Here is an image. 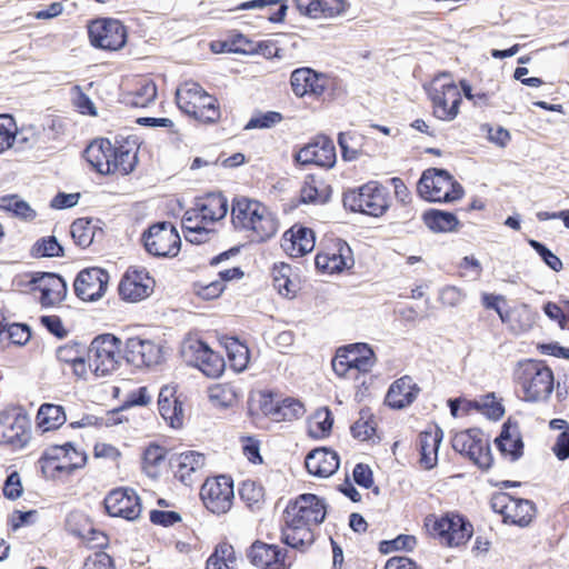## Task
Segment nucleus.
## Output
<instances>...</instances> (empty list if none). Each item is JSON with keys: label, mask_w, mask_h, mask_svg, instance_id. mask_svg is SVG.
Here are the masks:
<instances>
[{"label": "nucleus", "mask_w": 569, "mask_h": 569, "mask_svg": "<svg viewBox=\"0 0 569 569\" xmlns=\"http://www.w3.org/2000/svg\"><path fill=\"white\" fill-rule=\"evenodd\" d=\"M316 247V234L311 228L295 223L283 234L281 248L291 258H301Z\"/></svg>", "instance_id": "31"}, {"label": "nucleus", "mask_w": 569, "mask_h": 569, "mask_svg": "<svg viewBox=\"0 0 569 569\" xmlns=\"http://www.w3.org/2000/svg\"><path fill=\"white\" fill-rule=\"evenodd\" d=\"M0 209L11 212L14 217L28 222L37 218L36 210L17 194L0 197Z\"/></svg>", "instance_id": "50"}, {"label": "nucleus", "mask_w": 569, "mask_h": 569, "mask_svg": "<svg viewBox=\"0 0 569 569\" xmlns=\"http://www.w3.org/2000/svg\"><path fill=\"white\" fill-rule=\"evenodd\" d=\"M31 253L33 257L38 258H52V257H62L63 248L58 242L54 236H47L38 239L31 248Z\"/></svg>", "instance_id": "56"}, {"label": "nucleus", "mask_w": 569, "mask_h": 569, "mask_svg": "<svg viewBox=\"0 0 569 569\" xmlns=\"http://www.w3.org/2000/svg\"><path fill=\"white\" fill-rule=\"evenodd\" d=\"M305 465L310 475L328 478L338 470L340 460L336 451L317 448L307 455Z\"/></svg>", "instance_id": "33"}, {"label": "nucleus", "mask_w": 569, "mask_h": 569, "mask_svg": "<svg viewBox=\"0 0 569 569\" xmlns=\"http://www.w3.org/2000/svg\"><path fill=\"white\" fill-rule=\"evenodd\" d=\"M355 266L353 252L349 243L337 236H325L315 256L317 272L327 276L341 274Z\"/></svg>", "instance_id": "11"}, {"label": "nucleus", "mask_w": 569, "mask_h": 569, "mask_svg": "<svg viewBox=\"0 0 569 569\" xmlns=\"http://www.w3.org/2000/svg\"><path fill=\"white\" fill-rule=\"evenodd\" d=\"M154 286V279L144 268L129 267L119 281L118 293L123 301L139 302L151 296Z\"/></svg>", "instance_id": "23"}, {"label": "nucleus", "mask_w": 569, "mask_h": 569, "mask_svg": "<svg viewBox=\"0 0 569 569\" xmlns=\"http://www.w3.org/2000/svg\"><path fill=\"white\" fill-rule=\"evenodd\" d=\"M107 512L112 517H120L132 521L141 513L140 498L132 489L119 488L112 490L104 499Z\"/></svg>", "instance_id": "30"}, {"label": "nucleus", "mask_w": 569, "mask_h": 569, "mask_svg": "<svg viewBox=\"0 0 569 569\" xmlns=\"http://www.w3.org/2000/svg\"><path fill=\"white\" fill-rule=\"evenodd\" d=\"M417 192L428 202L450 203L463 198L465 188L446 169L428 168L417 183Z\"/></svg>", "instance_id": "10"}, {"label": "nucleus", "mask_w": 569, "mask_h": 569, "mask_svg": "<svg viewBox=\"0 0 569 569\" xmlns=\"http://www.w3.org/2000/svg\"><path fill=\"white\" fill-rule=\"evenodd\" d=\"M241 500L252 510L260 509L264 499L263 488L253 480H244L239 488Z\"/></svg>", "instance_id": "55"}, {"label": "nucleus", "mask_w": 569, "mask_h": 569, "mask_svg": "<svg viewBox=\"0 0 569 569\" xmlns=\"http://www.w3.org/2000/svg\"><path fill=\"white\" fill-rule=\"evenodd\" d=\"M87 456L70 442L48 448L39 460L42 473L47 478H61L71 475L86 465Z\"/></svg>", "instance_id": "15"}, {"label": "nucleus", "mask_w": 569, "mask_h": 569, "mask_svg": "<svg viewBox=\"0 0 569 569\" xmlns=\"http://www.w3.org/2000/svg\"><path fill=\"white\" fill-rule=\"evenodd\" d=\"M192 288L193 292L204 300L217 299L224 291L223 282L217 279L209 282L196 281Z\"/></svg>", "instance_id": "60"}, {"label": "nucleus", "mask_w": 569, "mask_h": 569, "mask_svg": "<svg viewBox=\"0 0 569 569\" xmlns=\"http://www.w3.org/2000/svg\"><path fill=\"white\" fill-rule=\"evenodd\" d=\"M300 16L312 20H331L345 16L350 10L348 0H293Z\"/></svg>", "instance_id": "29"}, {"label": "nucleus", "mask_w": 569, "mask_h": 569, "mask_svg": "<svg viewBox=\"0 0 569 569\" xmlns=\"http://www.w3.org/2000/svg\"><path fill=\"white\" fill-rule=\"evenodd\" d=\"M71 103L83 116L96 117L98 114L94 103L79 84L71 88Z\"/></svg>", "instance_id": "58"}, {"label": "nucleus", "mask_w": 569, "mask_h": 569, "mask_svg": "<svg viewBox=\"0 0 569 569\" xmlns=\"http://www.w3.org/2000/svg\"><path fill=\"white\" fill-rule=\"evenodd\" d=\"M460 86L466 99L469 100L475 108L486 110L500 107L499 92L501 91V86L498 81L492 82L491 87L488 89L476 90L466 80L460 81Z\"/></svg>", "instance_id": "37"}, {"label": "nucleus", "mask_w": 569, "mask_h": 569, "mask_svg": "<svg viewBox=\"0 0 569 569\" xmlns=\"http://www.w3.org/2000/svg\"><path fill=\"white\" fill-rule=\"evenodd\" d=\"M326 513L322 499L311 493L299 496L283 512L282 541L295 549L310 547L316 538L315 529L325 520Z\"/></svg>", "instance_id": "2"}, {"label": "nucleus", "mask_w": 569, "mask_h": 569, "mask_svg": "<svg viewBox=\"0 0 569 569\" xmlns=\"http://www.w3.org/2000/svg\"><path fill=\"white\" fill-rule=\"evenodd\" d=\"M333 418L327 407L317 409L308 420V433L315 439L329 436L332 429Z\"/></svg>", "instance_id": "48"}, {"label": "nucleus", "mask_w": 569, "mask_h": 569, "mask_svg": "<svg viewBox=\"0 0 569 569\" xmlns=\"http://www.w3.org/2000/svg\"><path fill=\"white\" fill-rule=\"evenodd\" d=\"M97 233L102 234L103 230L91 218H78L70 226L71 238L80 249L89 248Z\"/></svg>", "instance_id": "43"}, {"label": "nucleus", "mask_w": 569, "mask_h": 569, "mask_svg": "<svg viewBox=\"0 0 569 569\" xmlns=\"http://www.w3.org/2000/svg\"><path fill=\"white\" fill-rule=\"evenodd\" d=\"M204 507L214 515L227 513L234 499L233 481L228 476L208 478L200 489Z\"/></svg>", "instance_id": "20"}, {"label": "nucleus", "mask_w": 569, "mask_h": 569, "mask_svg": "<svg viewBox=\"0 0 569 569\" xmlns=\"http://www.w3.org/2000/svg\"><path fill=\"white\" fill-rule=\"evenodd\" d=\"M426 94L437 120L451 122L460 114L465 94L448 76L435 77L426 87Z\"/></svg>", "instance_id": "9"}, {"label": "nucleus", "mask_w": 569, "mask_h": 569, "mask_svg": "<svg viewBox=\"0 0 569 569\" xmlns=\"http://www.w3.org/2000/svg\"><path fill=\"white\" fill-rule=\"evenodd\" d=\"M178 108L203 124L217 123L221 118L218 99L194 81H184L176 91Z\"/></svg>", "instance_id": "7"}, {"label": "nucleus", "mask_w": 569, "mask_h": 569, "mask_svg": "<svg viewBox=\"0 0 569 569\" xmlns=\"http://www.w3.org/2000/svg\"><path fill=\"white\" fill-rule=\"evenodd\" d=\"M229 204L220 191L207 192L196 198L193 207L182 218V232L188 242H208L214 233V224L228 213Z\"/></svg>", "instance_id": "4"}, {"label": "nucleus", "mask_w": 569, "mask_h": 569, "mask_svg": "<svg viewBox=\"0 0 569 569\" xmlns=\"http://www.w3.org/2000/svg\"><path fill=\"white\" fill-rule=\"evenodd\" d=\"M476 408L489 419L498 420L503 413L505 409L498 400L495 398V393H488L481 402L475 403Z\"/></svg>", "instance_id": "62"}, {"label": "nucleus", "mask_w": 569, "mask_h": 569, "mask_svg": "<svg viewBox=\"0 0 569 569\" xmlns=\"http://www.w3.org/2000/svg\"><path fill=\"white\" fill-rule=\"evenodd\" d=\"M350 432L356 440L369 446L377 445L381 440L377 418L368 408L359 411L357 420L350 427Z\"/></svg>", "instance_id": "36"}, {"label": "nucleus", "mask_w": 569, "mask_h": 569, "mask_svg": "<svg viewBox=\"0 0 569 569\" xmlns=\"http://www.w3.org/2000/svg\"><path fill=\"white\" fill-rule=\"evenodd\" d=\"M157 98L156 83L146 78L137 80L132 90L126 93V101L134 108H146Z\"/></svg>", "instance_id": "44"}, {"label": "nucleus", "mask_w": 569, "mask_h": 569, "mask_svg": "<svg viewBox=\"0 0 569 569\" xmlns=\"http://www.w3.org/2000/svg\"><path fill=\"white\" fill-rule=\"evenodd\" d=\"M452 448L467 456L479 468L488 469L492 463L490 447L479 429L460 431L452 438Z\"/></svg>", "instance_id": "22"}, {"label": "nucleus", "mask_w": 569, "mask_h": 569, "mask_svg": "<svg viewBox=\"0 0 569 569\" xmlns=\"http://www.w3.org/2000/svg\"><path fill=\"white\" fill-rule=\"evenodd\" d=\"M4 331L8 333L7 339L13 345L23 346L31 338L29 327L23 323H9L7 321Z\"/></svg>", "instance_id": "63"}, {"label": "nucleus", "mask_w": 569, "mask_h": 569, "mask_svg": "<svg viewBox=\"0 0 569 569\" xmlns=\"http://www.w3.org/2000/svg\"><path fill=\"white\" fill-rule=\"evenodd\" d=\"M166 449L158 445H150L143 452L142 468L150 478H157L160 466L164 462Z\"/></svg>", "instance_id": "52"}, {"label": "nucleus", "mask_w": 569, "mask_h": 569, "mask_svg": "<svg viewBox=\"0 0 569 569\" xmlns=\"http://www.w3.org/2000/svg\"><path fill=\"white\" fill-rule=\"evenodd\" d=\"M32 438L31 420L27 411L10 405L0 411V445L17 451L22 450Z\"/></svg>", "instance_id": "14"}, {"label": "nucleus", "mask_w": 569, "mask_h": 569, "mask_svg": "<svg viewBox=\"0 0 569 569\" xmlns=\"http://www.w3.org/2000/svg\"><path fill=\"white\" fill-rule=\"evenodd\" d=\"M139 149L136 136L114 138V141L96 138L84 149L83 157L99 174L124 177L137 168Z\"/></svg>", "instance_id": "1"}, {"label": "nucleus", "mask_w": 569, "mask_h": 569, "mask_svg": "<svg viewBox=\"0 0 569 569\" xmlns=\"http://www.w3.org/2000/svg\"><path fill=\"white\" fill-rule=\"evenodd\" d=\"M17 130L16 120L11 114H0V153L13 146Z\"/></svg>", "instance_id": "57"}, {"label": "nucleus", "mask_w": 569, "mask_h": 569, "mask_svg": "<svg viewBox=\"0 0 569 569\" xmlns=\"http://www.w3.org/2000/svg\"><path fill=\"white\" fill-rule=\"evenodd\" d=\"M282 120L283 116L278 111L257 112L247 122L244 129H268L280 123Z\"/></svg>", "instance_id": "59"}, {"label": "nucleus", "mask_w": 569, "mask_h": 569, "mask_svg": "<svg viewBox=\"0 0 569 569\" xmlns=\"http://www.w3.org/2000/svg\"><path fill=\"white\" fill-rule=\"evenodd\" d=\"M295 162L302 167L316 166L331 169L337 162L336 147L329 137L318 134L301 147L293 156Z\"/></svg>", "instance_id": "21"}, {"label": "nucleus", "mask_w": 569, "mask_h": 569, "mask_svg": "<svg viewBox=\"0 0 569 569\" xmlns=\"http://www.w3.org/2000/svg\"><path fill=\"white\" fill-rule=\"evenodd\" d=\"M123 358L137 368L158 365L162 359V349L151 339L130 337L123 346Z\"/></svg>", "instance_id": "28"}, {"label": "nucleus", "mask_w": 569, "mask_h": 569, "mask_svg": "<svg viewBox=\"0 0 569 569\" xmlns=\"http://www.w3.org/2000/svg\"><path fill=\"white\" fill-rule=\"evenodd\" d=\"M496 443L502 456L510 461H516L523 455V442L517 422H505Z\"/></svg>", "instance_id": "35"}, {"label": "nucleus", "mask_w": 569, "mask_h": 569, "mask_svg": "<svg viewBox=\"0 0 569 569\" xmlns=\"http://www.w3.org/2000/svg\"><path fill=\"white\" fill-rule=\"evenodd\" d=\"M251 563L261 569H287L281 549L274 545L256 541L249 549Z\"/></svg>", "instance_id": "32"}, {"label": "nucleus", "mask_w": 569, "mask_h": 569, "mask_svg": "<svg viewBox=\"0 0 569 569\" xmlns=\"http://www.w3.org/2000/svg\"><path fill=\"white\" fill-rule=\"evenodd\" d=\"M230 224L233 231L254 242H264L278 231L276 214L262 201L238 194L230 203Z\"/></svg>", "instance_id": "3"}, {"label": "nucleus", "mask_w": 569, "mask_h": 569, "mask_svg": "<svg viewBox=\"0 0 569 569\" xmlns=\"http://www.w3.org/2000/svg\"><path fill=\"white\" fill-rule=\"evenodd\" d=\"M189 361L209 378H219L226 368L221 355L213 351L203 340H189L184 348Z\"/></svg>", "instance_id": "26"}, {"label": "nucleus", "mask_w": 569, "mask_h": 569, "mask_svg": "<svg viewBox=\"0 0 569 569\" xmlns=\"http://www.w3.org/2000/svg\"><path fill=\"white\" fill-rule=\"evenodd\" d=\"M66 419L63 408L51 403L42 405L37 415V423L43 431L59 428Z\"/></svg>", "instance_id": "49"}, {"label": "nucleus", "mask_w": 569, "mask_h": 569, "mask_svg": "<svg viewBox=\"0 0 569 569\" xmlns=\"http://www.w3.org/2000/svg\"><path fill=\"white\" fill-rule=\"evenodd\" d=\"M492 508L501 513L505 521L526 527L536 516L535 503L527 499H517L508 493H499L492 498Z\"/></svg>", "instance_id": "27"}, {"label": "nucleus", "mask_w": 569, "mask_h": 569, "mask_svg": "<svg viewBox=\"0 0 569 569\" xmlns=\"http://www.w3.org/2000/svg\"><path fill=\"white\" fill-rule=\"evenodd\" d=\"M501 322L513 333L520 335L529 331L535 325V315L527 305H518L505 310Z\"/></svg>", "instance_id": "41"}, {"label": "nucleus", "mask_w": 569, "mask_h": 569, "mask_svg": "<svg viewBox=\"0 0 569 569\" xmlns=\"http://www.w3.org/2000/svg\"><path fill=\"white\" fill-rule=\"evenodd\" d=\"M543 311L551 320L556 321L560 328H569V301H565L563 307L549 301L543 306Z\"/></svg>", "instance_id": "61"}, {"label": "nucleus", "mask_w": 569, "mask_h": 569, "mask_svg": "<svg viewBox=\"0 0 569 569\" xmlns=\"http://www.w3.org/2000/svg\"><path fill=\"white\" fill-rule=\"evenodd\" d=\"M442 438L443 432L438 426H430L419 435L420 462L426 469H431L437 465Z\"/></svg>", "instance_id": "38"}, {"label": "nucleus", "mask_w": 569, "mask_h": 569, "mask_svg": "<svg viewBox=\"0 0 569 569\" xmlns=\"http://www.w3.org/2000/svg\"><path fill=\"white\" fill-rule=\"evenodd\" d=\"M377 363V356L372 347L366 342H356L337 348L331 360L335 375L348 381L356 389L368 390L375 376L372 369Z\"/></svg>", "instance_id": "5"}, {"label": "nucleus", "mask_w": 569, "mask_h": 569, "mask_svg": "<svg viewBox=\"0 0 569 569\" xmlns=\"http://www.w3.org/2000/svg\"><path fill=\"white\" fill-rule=\"evenodd\" d=\"M342 202L345 208L351 212L380 218L389 210L391 197L381 182L370 180L357 188L345 191Z\"/></svg>", "instance_id": "8"}, {"label": "nucleus", "mask_w": 569, "mask_h": 569, "mask_svg": "<svg viewBox=\"0 0 569 569\" xmlns=\"http://www.w3.org/2000/svg\"><path fill=\"white\" fill-rule=\"evenodd\" d=\"M251 41L241 33H232L223 41H213L211 49L213 52H250Z\"/></svg>", "instance_id": "53"}, {"label": "nucleus", "mask_w": 569, "mask_h": 569, "mask_svg": "<svg viewBox=\"0 0 569 569\" xmlns=\"http://www.w3.org/2000/svg\"><path fill=\"white\" fill-rule=\"evenodd\" d=\"M81 569H116V566L107 552L99 551L87 557Z\"/></svg>", "instance_id": "64"}, {"label": "nucleus", "mask_w": 569, "mask_h": 569, "mask_svg": "<svg viewBox=\"0 0 569 569\" xmlns=\"http://www.w3.org/2000/svg\"><path fill=\"white\" fill-rule=\"evenodd\" d=\"M515 379L523 391H552L555 385L552 370L537 360L520 362L515 370Z\"/></svg>", "instance_id": "25"}, {"label": "nucleus", "mask_w": 569, "mask_h": 569, "mask_svg": "<svg viewBox=\"0 0 569 569\" xmlns=\"http://www.w3.org/2000/svg\"><path fill=\"white\" fill-rule=\"evenodd\" d=\"M110 274L99 267L84 268L73 280V291L77 298L86 302L101 299L109 287Z\"/></svg>", "instance_id": "24"}, {"label": "nucleus", "mask_w": 569, "mask_h": 569, "mask_svg": "<svg viewBox=\"0 0 569 569\" xmlns=\"http://www.w3.org/2000/svg\"><path fill=\"white\" fill-rule=\"evenodd\" d=\"M330 198V187L315 174H307L300 188V202L306 204H322Z\"/></svg>", "instance_id": "42"}, {"label": "nucleus", "mask_w": 569, "mask_h": 569, "mask_svg": "<svg viewBox=\"0 0 569 569\" xmlns=\"http://www.w3.org/2000/svg\"><path fill=\"white\" fill-rule=\"evenodd\" d=\"M338 144L345 161H353L362 156H370V139L357 130H348L338 134Z\"/></svg>", "instance_id": "34"}, {"label": "nucleus", "mask_w": 569, "mask_h": 569, "mask_svg": "<svg viewBox=\"0 0 569 569\" xmlns=\"http://www.w3.org/2000/svg\"><path fill=\"white\" fill-rule=\"evenodd\" d=\"M87 29L89 42L93 48L118 51L127 43L128 30L119 19L96 18L88 22Z\"/></svg>", "instance_id": "17"}, {"label": "nucleus", "mask_w": 569, "mask_h": 569, "mask_svg": "<svg viewBox=\"0 0 569 569\" xmlns=\"http://www.w3.org/2000/svg\"><path fill=\"white\" fill-rule=\"evenodd\" d=\"M426 526L432 536L448 547H458L466 543L473 532L470 522L453 513H447L440 518L429 516L426 519Z\"/></svg>", "instance_id": "18"}, {"label": "nucleus", "mask_w": 569, "mask_h": 569, "mask_svg": "<svg viewBox=\"0 0 569 569\" xmlns=\"http://www.w3.org/2000/svg\"><path fill=\"white\" fill-rule=\"evenodd\" d=\"M338 79L311 67H299L291 71L289 87L292 94L307 103L331 102L338 91Z\"/></svg>", "instance_id": "6"}, {"label": "nucleus", "mask_w": 569, "mask_h": 569, "mask_svg": "<svg viewBox=\"0 0 569 569\" xmlns=\"http://www.w3.org/2000/svg\"><path fill=\"white\" fill-rule=\"evenodd\" d=\"M269 6H278L277 11L272 12L268 19L273 23L282 22L286 18L288 6L284 0H250L236 7L237 10L263 9Z\"/></svg>", "instance_id": "54"}, {"label": "nucleus", "mask_w": 569, "mask_h": 569, "mask_svg": "<svg viewBox=\"0 0 569 569\" xmlns=\"http://www.w3.org/2000/svg\"><path fill=\"white\" fill-rule=\"evenodd\" d=\"M207 569H238L234 549L229 543H220L207 560Z\"/></svg>", "instance_id": "51"}, {"label": "nucleus", "mask_w": 569, "mask_h": 569, "mask_svg": "<svg viewBox=\"0 0 569 569\" xmlns=\"http://www.w3.org/2000/svg\"><path fill=\"white\" fill-rule=\"evenodd\" d=\"M425 224L433 232H452L459 227V220L452 212L430 209L422 216Z\"/></svg>", "instance_id": "46"}, {"label": "nucleus", "mask_w": 569, "mask_h": 569, "mask_svg": "<svg viewBox=\"0 0 569 569\" xmlns=\"http://www.w3.org/2000/svg\"><path fill=\"white\" fill-rule=\"evenodd\" d=\"M13 283L20 291L38 295L42 307L60 303L67 295V284L62 277L51 272H24L18 274Z\"/></svg>", "instance_id": "12"}, {"label": "nucleus", "mask_w": 569, "mask_h": 569, "mask_svg": "<svg viewBox=\"0 0 569 569\" xmlns=\"http://www.w3.org/2000/svg\"><path fill=\"white\" fill-rule=\"evenodd\" d=\"M144 249L158 258H173L181 248V238L176 227L169 221L151 224L142 234Z\"/></svg>", "instance_id": "19"}, {"label": "nucleus", "mask_w": 569, "mask_h": 569, "mask_svg": "<svg viewBox=\"0 0 569 569\" xmlns=\"http://www.w3.org/2000/svg\"><path fill=\"white\" fill-rule=\"evenodd\" d=\"M159 412L173 428L180 427L183 421L182 401L176 393H159Z\"/></svg>", "instance_id": "45"}, {"label": "nucleus", "mask_w": 569, "mask_h": 569, "mask_svg": "<svg viewBox=\"0 0 569 569\" xmlns=\"http://www.w3.org/2000/svg\"><path fill=\"white\" fill-rule=\"evenodd\" d=\"M89 367L96 377L116 371L121 359V340L111 333L96 337L88 350Z\"/></svg>", "instance_id": "16"}, {"label": "nucleus", "mask_w": 569, "mask_h": 569, "mask_svg": "<svg viewBox=\"0 0 569 569\" xmlns=\"http://www.w3.org/2000/svg\"><path fill=\"white\" fill-rule=\"evenodd\" d=\"M223 347L226 349L230 367L237 372L243 371L248 367L250 360V352L247 345L239 341L238 338L226 337L223 339Z\"/></svg>", "instance_id": "47"}, {"label": "nucleus", "mask_w": 569, "mask_h": 569, "mask_svg": "<svg viewBox=\"0 0 569 569\" xmlns=\"http://www.w3.org/2000/svg\"><path fill=\"white\" fill-rule=\"evenodd\" d=\"M272 284L279 295L286 298H295L300 289V281L292 267L284 262L274 263L272 271Z\"/></svg>", "instance_id": "39"}, {"label": "nucleus", "mask_w": 569, "mask_h": 569, "mask_svg": "<svg viewBox=\"0 0 569 569\" xmlns=\"http://www.w3.org/2000/svg\"><path fill=\"white\" fill-rule=\"evenodd\" d=\"M171 461L177 468L176 476L187 486L193 482L192 473L201 470L206 465L204 456L197 451L181 452L176 455Z\"/></svg>", "instance_id": "40"}, {"label": "nucleus", "mask_w": 569, "mask_h": 569, "mask_svg": "<svg viewBox=\"0 0 569 569\" xmlns=\"http://www.w3.org/2000/svg\"><path fill=\"white\" fill-rule=\"evenodd\" d=\"M248 408L252 416L268 417L277 422L298 419L306 411L300 400L283 397V393H252Z\"/></svg>", "instance_id": "13"}]
</instances>
